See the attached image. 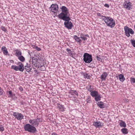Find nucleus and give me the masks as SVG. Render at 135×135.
Here are the masks:
<instances>
[{
  "instance_id": "obj_1",
  "label": "nucleus",
  "mask_w": 135,
  "mask_h": 135,
  "mask_svg": "<svg viewBox=\"0 0 135 135\" xmlns=\"http://www.w3.org/2000/svg\"><path fill=\"white\" fill-rule=\"evenodd\" d=\"M62 12L59 14L58 17L60 19H64L65 17H68L69 11L68 8L65 6H62L61 8Z\"/></svg>"
},
{
  "instance_id": "obj_2",
  "label": "nucleus",
  "mask_w": 135,
  "mask_h": 135,
  "mask_svg": "<svg viewBox=\"0 0 135 135\" xmlns=\"http://www.w3.org/2000/svg\"><path fill=\"white\" fill-rule=\"evenodd\" d=\"M101 18L103 20L107 25H115V24L114 20L110 17L102 16Z\"/></svg>"
},
{
  "instance_id": "obj_3",
  "label": "nucleus",
  "mask_w": 135,
  "mask_h": 135,
  "mask_svg": "<svg viewBox=\"0 0 135 135\" xmlns=\"http://www.w3.org/2000/svg\"><path fill=\"white\" fill-rule=\"evenodd\" d=\"M25 130L28 131L30 132L34 133L36 131V129L35 127H33V126L31 124H27L24 126Z\"/></svg>"
},
{
  "instance_id": "obj_4",
  "label": "nucleus",
  "mask_w": 135,
  "mask_h": 135,
  "mask_svg": "<svg viewBox=\"0 0 135 135\" xmlns=\"http://www.w3.org/2000/svg\"><path fill=\"white\" fill-rule=\"evenodd\" d=\"M84 61L86 63H90L93 60L92 55L88 53H85L83 55Z\"/></svg>"
},
{
  "instance_id": "obj_5",
  "label": "nucleus",
  "mask_w": 135,
  "mask_h": 135,
  "mask_svg": "<svg viewBox=\"0 0 135 135\" xmlns=\"http://www.w3.org/2000/svg\"><path fill=\"white\" fill-rule=\"evenodd\" d=\"M42 120L40 118H37V119H30L29 122L30 124L33 127H36L38 126L40 122H41Z\"/></svg>"
},
{
  "instance_id": "obj_6",
  "label": "nucleus",
  "mask_w": 135,
  "mask_h": 135,
  "mask_svg": "<svg viewBox=\"0 0 135 135\" xmlns=\"http://www.w3.org/2000/svg\"><path fill=\"white\" fill-rule=\"evenodd\" d=\"M124 30L125 34L127 37L130 36V34L133 35L134 33V32L133 30L129 28L127 26H125L124 27Z\"/></svg>"
},
{
  "instance_id": "obj_7",
  "label": "nucleus",
  "mask_w": 135,
  "mask_h": 135,
  "mask_svg": "<svg viewBox=\"0 0 135 135\" xmlns=\"http://www.w3.org/2000/svg\"><path fill=\"white\" fill-rule=\"evenodd\" d=\"M50 9L52 12L56 13L58 11V7L57 4H53L51 5Z\"/></svg>"
},
{
  "instance_id": "obj_8",
  "label": "nucleus",
  "mask_w": 135,
  "mask_h": 135,
  "mask_svg": "<svg viewBox=\"0 0 135 135\" xmlns=\"http://www.w3.org/2000/svg\"><path fill=\"white\" fill-rule=\"evenodd\" d=\"M124 8L127 9L129 10L132 7V3L128 1H125L123 4Z\"/></svg>"
},
{
  "instance_id": "obj_9",
  "label": "nucleus",
  "mask_w": 135,
  "mask_h": 135,
  "mask_svg": "<svg viewBox=\"0 0 135 135\" xmlns=\"http://www.w3.org/2000/svg\"><path fill=\"white\" fill-rule=\"evenodd\" d=\"M13 115L18 120H21L23 118V116L22 114L18 112H14Z\"/></svg>"
},
{
  "instance_id": "obj_10",
  "label": "nucleus",
  "mask_w": 135,
  "mask_h": 135,
  "mask_svg": "<svg viewBox=\"0 0 135 135\" xmlns=\"http://www.w3.org/2000/svg\"><path fill=\"white\" fill-rule=\"evenodd\" d=\"M64 21H65L64 23L65 25H73L71 21H70V18L69 17H65L64 19H61Z\"/></svg>"
},
{
  "instance_id": "obj_11",
  "label": "nucleus",
  "mask_w": 135,
  "mask_h": 135,
  "mask_svg": "<svg viewBox=\"0 0 135 135\" xmlns=\"http://www.w3.org/2000/svg\"><path fill=\"white\" fill-rule=\"evenodd\" d=\"M93 125L96 128H100L103 126V124L99 121H94L93 122Z\"/></svg>"
},
{
  "instance_id": "obj_12",
  "label": "nucleus",
  "mask_w": 135,
  "mask_h": 135,
  "mask_svg": "<svg viewBox=\"0 0 135 135\" xmlns=\"http://www.w3.org/2000/svg\"><path fill=\"white\" fill-rule=\"evenodd\" d=\"M32 62L33 65L37 67H38V60L37 59H34V58H32Z\"/></svg>"
},
{
  "instance_id": "obj_13",
  "label": "nucleus",
  "mask_w": 135,
  "mask_h": 135,
  "mask_svg": "<svg viewBox=\"0 0 135 135\" xmlns=\"http://www.w3.org/2000/svg\"><path fill=\"white\" fill-rule=\"evenodd\" d=\"M1 50L3 52V54L5 55H7L8 53V52L6 47L3 46L1 49Z\"/></svg>"
},
{
  "instance_id": "obj_14",
  "label": "nucleus",
  "mask_w": 135,
  "mask_h": 135,
  "mask_svg": "<svg viewBox=\"0 0 135 135\" xmlns=\"http://www.w3.org/2000/svg\"><path fill=\"white\" fill-rule=\"evenodd\" d=\"M57 108L59 109V110L62 111L64 110V106L62 105H61L60 104H58L57 106Z\"/></svg>"
},
{
  "instance_id": "obj_15",
  "label": "nucleus",
  "mask_w": 135,
  "mask_h": 135,
  "mask_svg": "<svg viewBox=\"0 0 135 135\" xmlns=\"http://www.w3.org/2000/svg\"><path fill=\"white\" fill-rule=\"evenodd\" d=\"M107 76V73H104L101 76V79L102 80H104Z\"/></svg>"
},
{
  "instance_id": "obj_16",
  "label": "nucleus",
  "mask_w": 135,
  "mask_h": 135,
  "mask_svg": "<svg viewBox=\"0 0 135 135\" xmlns=\"http://www.w3.org/2000/svg\"><path fill=\"white\" fill-rule=\"evenodd\" d=\"M97 105L100 108H103L104 107V105L102 102H98L97 103Z\"/></svg>"
},
{
  "instance_id": "obj_17",
  "label": "nucleus",
  "mask_w": 135,
  "mask_h": 135,
  "mask_svg": "<svg viewBox=\"0 0 135 135\" xmlns=\"http://www.w3.org/2000/svg\"><path fill=\"white\" fill-rule=\"evenodd\" d=\"M90 94L93 97H95L98 95V93L97 91H94L91 92Z\"/></svg>"
},
{
  "instance_id": "obj_18",
  "label": "nucleus",
  "mask_w": 135,
  "mask_h": 135,
  "mask_svg": "<svg viewBox=\"0 0 135 135\" xmlns=\"http://www.w3.org/2000/svg\"><path fill=\"white\" fill-rule=\"evenodd\" d=\"M19 65L18 66H17L19 69H20V68H21V69L22 70L20 71L22 72L24 70V67L23 66L21 62H19Z\"/></svg>"
},
{
  "instance_id": "obj_19",
  "label": "nucleus",
  "mask_w": 135,
  "mask_h": 135,
  "mask_svg": "<svg viewBox=\"0 0 135 135\" xmlns=\"http://www.w3.org/2000/svg\"><path fill=\"white\" fill-rule=\"evenodd\" d=\"M74 38L77 42L79 43H81V40L80 39V38L78 37L77 36H74Z\"/></svg>"
},
{
  "instance_id": "obj_20",
  "label": "nucleus",
  "mask_w": 135,
  "mask_h": 135,
  "mask_svg": "<svg viewBox=\"0 0 135 135\" xmlns=\"http://www.w3.org/2000/svg\"><path fill=\"white\" fill-rule=\"evenodd\" d=\"M16 51V56L18 57L20 56H21L22 53L21 52L18 50H15Z\"/></svg>"
},
{
  "instance_id": "obj_21",
  "label": "nucleus",
  "mask_w": 135,
  "mask_h": 135,
  "mask_svg": "<svg viewBox=\"0 0 135 135\" xmlns=\"http://www.w3.org/2000/svg\"><path fill=\"white\" fill-rule=\"evenodd\" d=\"M119 78L121 81H123L125 79L123 75L122 74H120L119 75Z\"/></svg>"
},
{
  "instance_id": "obj_22",
  "label": "nucleus",
  "mask_w": 135,
  "mask_h": 135,
  "mask_svg": "<svg viewBox=\"0 0 135 135\" xmlns=\"http://www.w3.org/2000/svg\"><path fill=\"white\" fill-rule=\"evenodd\" d=\"M121 132L124 134H127L128 133V129L126 128H123L121 129Z\"/></svg>"
},
{
  "instance_id": "obj_23",
  "label": "nucleus",
  "mask_w": 135,
  "mask_h": 135,
  "mask_svg": "<svg viewBox=\"0 0 135 135\" xmlns=\"http://www.w3.org/2000/svg\"><path fill=\"white\" fill-rule=\"evenodd\" d=\"M119 125L121 127H125L126 126V123L122 120H121L120 121L119 123Z\"/></svg>"
},
{
  "instance_id": "obj_24",
  "label": "nucleus",
  "mask_w": 135,
  "mask_h": 135,
  "mask_svg": "<svg viewBox=\"0 0 135 135\" xmlns=\"http://www.w3.org/2000/svg\"><path fill=\"white\" fill-rule=\"evenodd\" d=\"M12 68L16 71L19 70L20 71L22 70L21 69V68H20V69H19L17 66L12 65Z\"/></svg>"
},
{
  "instance_id": "obj_25",
  "label": "nucleus",
  "mask_w": 135,
  "mask_h": 135,
  "mask_svg": "<svg viewBox=\"0 0 135 135\" xmlns=\"http://www.w3.org/2000/svg\"><path fill=\"white\" fill-rule=\"evenodd\" d=\"M101 97L100 96V95H98L95 97V99L96 101L98 102L101 100Z\"/></svg>"
},
{
  "instance_id": "obj_26",
  "label": "nucleus",
  "mask_w": 135,
  "mask_h": 135,
  "mask_svg": "<svg viewBox=\"0 0 135 135\" xmlns=\"http://www.w3.org/2000/svg\"><path fill=\"white\" fill-rule=\"evenodd\" d=\"M70 93L72 95L75 94L77 95V97H78V93L76 90H72L70 92Z\"/></svg>"
},
{
  "instance_id": "obj_27",
  "label": "nucleus",
  "mask_w": 135,
  "mask_h": 135,
  "mask_svg": "<svg viewBox=\"0 0 135 135\" xmlns=\"http://www.w3.org/2000/svg\"><path fill=\"white\" fill-rule=\"evenodd\" d=\"M66 51L68 52V54L70 55V56L73 57V54L71 53L72 51L69 48H67L66 49Z\"/></svg>"
},
{
  "instance_id": "obj_28",
  "label": "nucleus",
  "mask_w": 135,
  "mask_h": 135,
  "mask_svg": "<svg viewBox=\"0 0 135 135\" xmlns=\"http://www.w3.org/2000/svg\"><path fill=\"white\" fill-rule=\"evenodd\" d=\"M18 58L20 61L22 62H24L25 60V58L22 55L18 57Z\"/></svg>"
},
{
  "instance_id": "obj_29",
  "label": "nucleus",
  "mask_w": 135,
  "mask_h": 135,
  "mask_svg": "<svg viewBox=\"0 0 135 135\" xmlns=\"http://www.w3.org/2000/svg\"><path fill=\"white\" fill-rule=\"evenodd\" d=\"M25 69L26 70V71L28 72H30L32 69L31 67L27 66H25Z\"/></svg>"
},
{
  "instance_id": "obj_30",
  "label": "nucleus",
  "mask_w": 135,
  "mask_h": 135,
  "mask_svg": "<svg viewBox=\"0 0 135 135\" xmlns=\"http://www.w3.org/2000/svg\"><path fill=\"white\" fill-rule=\"evenodd\" d=\"M84 78L87 79H90L91 77L90 75L87 73H84Z\"/></svg>"
},
{
  "instance_id": "obj_31",
  "label": "nucleus",
  "mask_w": 135,
  "mask_h": 135,
  "mask_svg": "<svg viewBox=\"0 0 135 135\" xmlns=\"http://www.w3.org/2000/svg\"><path fill=\"white\" fill-rule=\"evenodd\" d=\"M130 41L133 46L135 47V40L131 39Z\"/></svg>"
},
{
  "instance_id": "obj_32",
  "label": "nucleus",
  "mask_w": 135,
  "mask_h": 135,
  "mask_svg": "<svg viewBox=\"0 0 135 135\" xmlns=\"http://www.w3.org/2000/svg\"><path fill=\"white\" fill-rule=\"evenodd\" d=\"M1 29L2 31H4L5 32H7V30L5 28V27H4L3 26H2V27H1Z\"/></svg>"
},
{
  "instance_id": "obj_33",
  "label": "nucleus",
  "mask_w": 135,
  "mask_h": 135,
  "mask_svg": "<svg viewBox=\"0 0 135 135\" xmlns=\"http://www.w3.org/2000/svg\"><path fill=\"white\" fill-rule=\"evenodd\" d=\"M96 58L99 61H102V59L101 58L97 56H96Z\"/></svg>"
},
{
  "instance_id": "obj_34",
  "label": "nucleus",
  "mask_w": 135,
  "mask_h": 135,
  "mask_svg": "<svg viewBox=\"0 0 135 135\" xmlns=\"http://www.w3.org/2000/svg\"><path fill=\"white\" fill-rule=\"evenodd\" d=\"M65 27L67 28L68 29H71L72 28L73 26H65Z\"/></svg>"
},
{
  "instance_id": "obj_35",
  "label": "nucleus",
  "mask_w": 135,
  "mask_h": 135,
  "mask_svg": "<svg viewBox=\"0 0 135 135\" xmlns=\"http://www.w3.org/2000/svg\"><path fill=\"white\" fill-rule=\"evenodd\" d=\"M131 81L132 82L135 83V78H131Z\"/></svg>"
},
{
  "instance_id": "obj_36",
  "label": "nucleus",
  "mask_w": 135,
  "mask_h": 135,
  "mask_svg": "<svg viewBox=\"0 0 135 135\" xmlns=\"http://www.w3.org/2000/svg\"><path fill=\"white\" fill-rule=\"evenodd\" d=\"M7 93H8V94H9V97H11L12 96V92L11 91H8Z\"/></svg>"
},
{
  "instance_id": "obj_37",
  "label": "nucleus",
  "mask_w": 135,
  "mask_h": 135,
  "mask_svg": "<svg viewBox=\"0 0 135 135\" xmlns=\"http://www.w3.org/2000/svg\"><path fill=\"white\" fill-rule=\"evenodd\" d=\"M3 91L2 89L0 87V95H2L3 93Z\"/></svg>"
},
{
  "instance_id": "obj_38",
  "label": "nucleus",
  "mask_w": 135,
  "mask_h": 135,
  "mask_svg": "<svg viewBox=\"0 0 135 135\" xmlns=\"http://www.w3.org/2000/svg\"><path fill=\"white\" fill-rule=\"evenodd\" d=\"M4 129L3 127H2V126H0V131H4Z\"/></svg>"
},
{
  "instance_id": "obj_39",
  "label": "nucleus",
  "mask_w": 135,
  "mask_h": 135,
  "mask_svg": "<svg viewBox=\"0 0 135 135\" xmlns=\"http://www.w3.org/2000/svg\"><path fill=\"white\" fill-rule=\"evenodd\" d=\"M36 49L38 51H40L41 50V49L37 46H36L35 47Z\"/></svg>"
},
{
  "instance_id": "obj_40",
  "label": "nucleus",
  "mask_w": 135,
  "mask_h": 135,
  "mask_svg": "<svg viewBox=\"0 0 135 135\" xmlns=\"http://www.w3.org/2000/svg\"><path fill=\"white\" fill-rule=\"evenodd\" d=\"M81 38L84 41L86 40H87V38L85 37H81Z\"/></svg>"
},
{
  "instance_id": "obj_41",
  "label": "nucleus",
  "mask_w": 135,
  "mask_h": 135,
  "mask_svg": "<svg viewBox=\"0 0 135 135\" xmlns=\"http://www.w3.org/2000/svg\"><path fill=\"white\" fill-rule=\"evenodd\" d=\"M104 6L107 8H109V5L107 4H105L104 5Z\"/></svg>"
},
{
  "instance_id": "obj_42",
  "label": "nucleus",
  "mask_w": 135,
  "mask_h": 135,
  "mask_svg": "<svg viewBox=\"0 0 135 135\" xmlns=\"http://www.w3.org/2000/svg\"><path fill=\"white\" fill-rule=\"evenodd\" d=\"M84 36V34L81 33L80 35V37L81 38V37H83Z\"/></svg>"
},
{
  "instance_id": "obj_43",
  "label": "nucleus",
  "mask_w": 135,
  "mask_h": 135,
  "mask_svg": "<svg viewBox=\"0 0 135 135\" xmlns=\"http://www.w3.org/2000/svg\"><path fill=\"white\" fill-rule=\"evenodd\" d=\"M86 101L88 103H90L91 102V100L89 98L87 99Z\"/></svg>"
},
{
  "instance_id": "obj_44",
  "label": "nucleus",
  "mask_w": 135,
  "mask_h": 135,
  "mask_svg": "<svg viewBox=\"0 0 135 135\" xmlns=\"http://www.w3.org/2000/svg\"><path fill=\"white\" fill-rule=\"evenodd\" d=\"M19 89L21 90V91H22L23 90V88L21 87H20L19 88Z\"/></svg>"
},
{
  "instance_id": "obj_45",
  "label": "nucleus",
  "mask_w": 135,
  "mask_h": 135,
  "mask_svg": "<svg viewBox=\"0 0 135 135\" xmlns=\"http://www.w3.org/2000/svg\"><path fill=\"white\" fill-rule=\"evenodd\" d=\"M84 36L85 37H89V36L88 34H84Z\"/></svg>"
},
{
  "instance_id": "obj_46",
  "label": "nucleus",
  "mask_w": 135,
  "mask_h": 135,
  "mask_svg": "<svg viewBox=\"0 0 135 135\" xmlns=\"http://www.w3.org/2000/svg\"><path fill=\"white\" fill-rule=\"evenodd\" d=\"M52 135H58L56 133H53L52 134Z\"/></svg>"
},
{
  "instance_id": "obj_47",
  "label": "nucleus",
  "mask_w": 135,
  "mask_h": 135,
  "mask_svg": "<svg viewBox=\"0 0 135 135\" xmlns=\"http://www.w3.org/2000/svg\"><path fill=\"white\" fill-rule=\"evenodd\" d=\"M26 66H27L31 67L30 65H28V64H27V65Z\"/></svg>"
},
{
  "instance_id": "obj_48",
  "label": "nucleus",
  "mask_w": 135,
  "mask_h": 135,
  "mask_svg": "<svg viewBox=\"0 0 135 135\" xmlns=\"http://www.w3.org/2000/svg\"><path fill=\"white\" fill-rule=\"evenodd\" d=\"M109 26L111 28H112L114 27V26Z\"/></svg>"
},
{
  "instance_id": "obj_49",
  "label": "nucleus",
  "mask_w": 135,
  "mask_h": 135,
  "mask_svg": "<svg viewBox=\"0 0 135 135\" xmlns=\"http://www.w3.org/2000/svg\"><path fill=\"white\" fill-rule=\"evenodd\" d=\"M42 67H44V69H45V68H44V66H42Z\"/></svg>"
},
{
  "instance_id": "obj_50",
  "label": "nucleus",
  "mask_w": 135,
  "mask_h": 135,
  "mask_svg": "<svg viewBox=\"0 0 135 135\" xmlns=\"http://www.w3.org/2000/svg\"><path fill=\"white\" fill-rule=\"evenodd\" d=\"M129 100H127V102H128V101Z\"/></svg>"
},
{
  "instance_id": "obj_51",
  "label": "nucleus",
  "mask_w": 135,
  "mask_h": 135,
  "mask_svg": "<svg viewBox=\"0 0 135 135\" xmlns=\"http://www.w3.org/2000/svg\"><path fill=\"white\" fill-rule=\"evenodd\" d=\"M134 27H135V26H134Z\"/></svg>"
}]
</instances>
